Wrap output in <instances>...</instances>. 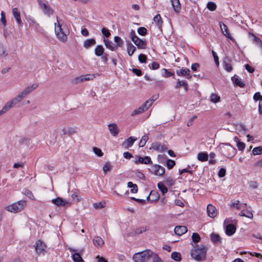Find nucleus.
Segmentation results:
<instances>
[{
  "label": "nucleus",
  "mask_w": 262,
  "mask_h": 262,
  "mask_svg": "<svg viewBox=\"0 0 262 262\" xmlns=\"http://www.w3.org/2000/svg\"><path fill=\"white\" fill-rule=\"evenodd\" d=\"M38 86V84L34 83L29 85L19 92L18 94L13 99L9 100L6 103L10 108H13L21 102L29 94L33 92Z\"/></svg>",
  "instance_id": "obj_1"
},
{
  "label": "nucleus",
  "mask_w": 262,
  "mask_h": 262,
  "mask_svg": "<svg viewBox=\"0 0 262 262\" xmlns=\"http://www.w3.org/2000/svg\"><path fill=\"white\" fill-rule=\"evenodd\" d=\"M55 33L57 38L61 42H65L67 41V36L69 31L66 24L60 23L58 20L54 23Z\"/></svg>",
  "instance_id": "obj_2"
},
{
  "label": "nucleus",
  "mask_w": 262,
  "mask_h": 262,
  "mask_svg": "<svg viewBox=\"0 0 262 262\" xmlns=\"http://www.w3.org/2000/svg\"><path fill=\"white\" fill-rule=\"evenodd\" d=\"M194 249L191 250V256L192 258L197 261L205 259L206 258L207 249L203 246H199L195 244L193 245Z\"/></svg>",
  "instance_id": "obj_3"
},
{
  "label": "nucleus",
  "mask_w": 262,
  "mask_h": 262,
  "mask_svg": "<svg viewBox=\"0 0 262 262\" xmlns=\"http://www.w3.org/2000/svg\"><path fill=\"white\" fill-rule=\"evenodd\" d=\"M220 152L228 158L233 157L236 154V149L229 143H221L217 147Z\"/></svg>",
  "instance_id": "obj_4"
},
{
  "label": "nucleus",
  "mask_w": 262,
  "mask_h": 262,
  "mask_svg": "<svg viewBox=\"0 0 262 262\" xmlns=\"http://www.w3.org/2000/svg\"><path fill=\"white\" fill-rule=\"evenodd\" d=\"M152 252L150 250H145L135 253L133 256V259L135 262H147L151 258Z\"/></svg>",
  "instance_id": "obj_5"
},
{
  "label": "nucleus",
  "mask_w": 262,
  "mask_h": 262,
  "mask_svg": "<svg viewBox=\"0 0 262 262\" xmlns=\"http://www.w3.org/2000/svg\"><path fill=\"white\" fill-rule=\"evenodd\" d=\"M26 206V202L25 201L21 200L6 206L5 209L8 211L12 213H17L22 211Z\"/></svg>",
  "instance_id": "obj_6"
},
{
  "label": "nucleus",
  "mask_w": 262,
  "mask_h": 262,
  "mask_svg": "<svg viewBox=\"0 0 262 262\" xmlns=\"http://www.w3.org/2000/svg\"><path fill=\"white\" fill-rule=\"evenodd\" d=\"M39 6L40 9H41L42 11L44 14L48 15V16H50L53 14V10L48 4L44 3L41 1H39Z\"/></svg>",
  "instance_id": "obj_7"
},
{
  "label": "nucleus",
  "mask_w": 262,
  "mask_h": 262,
  "mask_svg": "<svg viewBox=\"0 0 262 262\" xmlns=\"http://www.w3.org/2000/svg\"><path fill=\"white\" fill-rule=\"evenodd\" d=\"M150 171L156 176H162L165 173V168L159 165H155L151 167Z\"/></svg>",
  "instance_id": "obj_8"
},
{
  "label": "nucleus",
  "mask_w": 262,
  "mask_h": 262,
  "mask_svg": "<svg viewBox=\"0 0 262 262\" xmlns=\"http://www.w3.org/2000/svg\"><path fill=\"white\" fill-rule=\"evenodd\" d=\"M51 202L59 207H66L69 206L70 204L68 201L63 200L60 197H57L56 199H52Z\"/></svg>",
  "instance_id": "obj_9"
},
{
  "label": "nucleus",
  "mask_w": 262,
  "mask_h": 262,
  "mask_svg": "<svg viewBox=\"0 0 262 262\" xmlns=\"http://www.w3.org/2000/svg\"><path fill=\"white\" fill-rule=\"evenodd\" d=\"M219 25L222 34L227 38L232 40L233 38L229 33L227 26L225 24L221 21L219 23Z\"/></svg>",
  "instance_id": "obj_10"
},
{
  "label": "nucleus",
  "mask_w": 262,
  "mask_h": 262,
  "mask_svg": "<svg viewBox=\"0 0 262 262\" xmlns=\"http://www.w3.org/2000/svg\"><path fill=\"white\" fill-rule=\"evenodd\" d=\"M225 233L228 236H231L234 234L236 231V228L234 224H228L224 225Z\"/></svg>",
  "instance_id": "obj_11"
},
{
  "label": "nucleus",
  "mask_w": 262,
  "mask_h": 262,
  "mask_svg": "<svg viewBox=\"0 0 262 262\" xmlns=\"http://www.w3.org/2000/svg\"><path fill=\"white\" fill-rule=\"evenodd\" d=\"M108 129L110 134L114 137H116L119 133V129L116 123H110L108 124Z\"/></svg>",
  "instance_id": "obj_12"
},
{
  "label": "nucleus",
  "mask_w": 262,
  "mask_h": 262,
  "mask_svg": "<svg viewBox=\"0 0 262 262\" xmlns=\"http://www.w3.org/2000/svg\"><path fill=\"white\" fill-rule=\"evenodd\" d=\"M12 14L15 18L17 24L19 26H22L23 25V23L21 19L20 14V12L18 11L17 8H14L12 9Z\"/></svg>",
  "instance_id": "obj_13"
},
{
  "label": "nucleus",
  "mask_w": 262,
  "mask_h": 262,
  "mask_svg": "<svg viewBox=\"0 0 262 262\" xmlns=\"http://www.w3.org/2000/svg\"><path fill=\"white\" fill-rule=\"evenodd\" d=\"M46 248V245L44 243L41 241H38L35 246V250L38 254H41L45 252Z\"/></svg>",
  "instance_id": "obj_14"
},
{
  "label": "nucleus",
  "mask_w": 262,
  "mask_h": 262,
  "mask_svg": "<svg viewBox=\"0 0 262 262\" xmlns=\"http://www.w3.org/2000/svg\"><path fill=\"white\" fill-rule=\"evenodd\" d=\"M190 70L187 68H182L180 70H177L176 73L178 76H185L187 79H190L191 76L190 75Z\"/></svg>",
  "instance_id": "obj_15"
},
{
  "label": "nucleus",
  "mask_w": 262,
  "mask_h": 262,
  "mask_svg": "<svg viewBox=\"0 0 262 262\" xmlns=\"http://www.w3.org/2000/svg\"><path fill=\"white\" fill-rule=\"evenodd\" d=\"M133 41L139 49H144L146 48V41L139 38L138 37L135 39V40H133Z\"/></svg>",
  "instance_id": "obj_16"
},
{
  "label": "nucleus",
  "mask_w": 262,
  "mask_h": 262,
  "mask_svg": "<svg viewBox=\"0 0 262 262\" xmlns=\"http://www.w3.org/2000/svg\"><path fill=\"white\" fill-rule=\"evenodd\" d=\"M151 162L149 157L145 156L144 157H137V160L135 161V163H140L144 164H148Z\"/></svg>",
  "instance_id": "obj_17"
},
{
  "label": "nucleus",
  "mask_w": 262,
  "mask_h": 262,
  "mask_svg": "<svg viewBox=\"0 0 262 262\" xmlns=\"http://www.w3.org/2000/svg\"><path fill=\"white\" fill-rule=\"evenodd\" d=\"M148 108V106L147 105H145V103H144L139 108L135 110L131 113V116H134L135 115L140 114L142 113L143 112H144V111H146Z\"/></svg>",
  "instance_id": "obj_18"
},
{
  "label": "nucleus",
  "mask_w": 262,
  "mask_h": 262,
  "mask_svg": "<svg viewBox=\"0 0 262 262\" xmlns=\"http://www.w3.org/2000/svg\"><path fill=\"white\" fill-rule=\"evenodd\" d=\"M160 195L159 193L155 190L151 191L147 199L151 202H154L159 199Z\"/></svg>",
  "instance_id": "obj_19"
},
{
  "label": "nucleus",
  "mask_w": 262,
  "mask_h": 262,
  "mask_svg": "<svg viewBox=\"0 0 262 262\" xmlns=\"http://www.w3.org/2000/svg\"><path fill=\"white\" fill-rule=\"evenodd\" d=\"M103 41L105 47L110 50L115 51L117 49V46H115V45L109 39L104 38Z\"/></svg>",
  "instance_id": "obj_20"
},
{
  "label": "nucleus",
  "mask_w": 262,
  "mask_h": 262,
  "mask_svg": "<svg viewBox=\"0 0 262 262\" xmlns=\"http://www.w3.org/2000/svg\"><path fill=\"white\" fill-rule=\"evenodd\" d=\"M238 214L239 216H245L250 219H252L253 216L251 210L245 209V208H243Z\"/></svg>",
  "instance_id": "obj_21"
},
{
  "label": "nucleus",
  "mask_w": 262,
  "mask_h": 262,
  "mask_svg": "<svg viewBox=\"0 0 262 262\" xmlns=\"http://www.w3.org/2000/svg\"><path fill=\"white\" fill-rule=\"evenodd\" d=\"M187 231V228L184 226H177L174 228V231L178 235H182Z\"/></svg>",
  "instance_id": "obj_22"
},
{
  "label": "nucleus",
  "mask_w": 262,
  "mask_h": 262,
  "mask_svg": "<svg viewBox=\"0 0 262 262\" xmlns=\"http://www.w3.org/2000/svg\"><path fill=\"white\" fill-rule=\"evenodd\" d=\"M151 148L159 151L160 152H163L165 151L167 148L165 147L164 145H162L159 143H156L152 144Z\"/></svg>",
  "instance_id": "obj_23"
},
{
  "label": "nucleus",
  "mask_w": 262,
  "mask_h": 262,
  "mask_svg": "<svg viewBox=\"0 0 262 262\" xmlns=\"http://www.w3.org/2000/svg\"><path fill=\"white\" fill-rule=\"evenodd\" d=\"M234 84L236 86H238L240 88H244L245 85V84L244 81H243L240 78H239L236 76H234L231 78Z\"/></svg>",
  "instance_id": "obj_24"
},
{
  "label": "nucleus",
  "mask_w": 262,
  "mask_h": 262,
  "mask_svg": "<svg viewBox=\"0 0 262 262\" xmlns=\"http://www.w3.org/2000/svg\"><path fill=\"white\" fill-rule=\"evenodd\" d=\"M247 207L246 204L240 203L239 201H235L231 204L232 208L236 209H243Z\"/></svg>",
  "instance_id": "obj_25"
},
{
  "label": "nucleus",
  "mask_w": 262,
  "mask_h": 262,
  "mask_svg": "<svg viewBox=\"0 0 262 262\" xmlns=\"http://www.w3.org/2000/svg\"><path fill=\"white\" fill-rule=\"evenodd\" d=\"M137 139L136 138L129 137L123 142V145L125 147H131Z\"/></svg>",
  "instance_id": "obj_26"
},
{
  "label": "nucleus",
  "mask_w": 262,
  "mask_h": 262,
  "mask_svg": "<svg viewBox=\"0 0 262 262\" xmlns=\"http://www.w3.org/2000/svg\"><path fill=\"white\" fill-rule=\"evenodd\" d=\"M93 241V243H94V245L96 247H97V248L102 247L104 243L102 238L101 237H100V236L95 237L94 238Z\"/></svg>",
  "instance_id": "obj_27"
},
{
  "label": "nucleus",
  "mask_w": 262,
  "mask_h": 262,
  "mask_svg": "<svg viewBox=\"0 0 262 262\" xmlns=\"http://www.w3.org/2000/svg\"><path fill=\"white\" fill-rule=\"evenodd\" d=\"M171 3L173 10L176 13H178L181 9V4L179 0H171Z\"/></svg>",
  "instance_id": "obj_28"
},
{
  "label": "nucleus",
  "mask_w": 262,
  "mask_h": 262,
  "mask_svg": "<svg viewBox=\"0 0 262 262\" xmlns=\"http://www.w3.org/2000/svg\"><path fill=\"white\" fill-rule=\"evenodd\" d=\"M96 43V41L95 39H88L83 42V47L86 49H89L92 46L95 45Z\"/></svg>",
  "instance_id": "obj_29"
},
{
  "label": "nucleus",
  "mask_w": 262,
  "mask_h": 262,
  "mask_svg": "<svg viewBox=\"0 0 262 262\" xmlns=\"http://www.w3.org/2000/svg\"><path fill=\"white\" fill-rule=\"evenodd\" d=\"M197 159L201 162L207 161L208 159V154L206 152H199L197 155Z\"/></svg>",
  "instance_id": "obj_30"
},
{
  "label": "nucleus",
  "mask_w": 262,
  "mask_h": 262,
  "mask_svg": "<svg viewBox=\"0 0 262 262\" xmlns=\"http://www.w3.org/2000/svg\"><path fill=\"white\" fill-rule=\"evenodd\" d=\"M181 86H183L186 92H187L188 86L187 83L184 81H180V79H178L176 84L175 85V89H179Z\"/></svg>",
  "instance_id": "obj_31"
},
{
  "label": "nucleus",
  "mask_w": 262,
  "mask_h": 262,
  "mask_svg": "<svg viewBox=\"0 0 262 262\" xmlns=\"http://www.w3.org/2000/svg\"><path fill=\"white\" fill-rule=\"evenodd\" d=\"M159 98V94H155L153 95L150 99L147 100L145 102V105H147L149 108L154 103L155 101H156Z\"/></svg>",
  "instance_id": "obj_32"
},
{
  "label": "nucleus",
  "mask_w": 262,
  "mask_h": 262,
  "mask_svg": "<svg viewBox=\"0 0 262 262\" xmlns=\"http://www.w3.org/2000/svg\"><path fill=\"white\" fill-rule=\"evenodd\" d=\"M136 50V48L130 42H129L127 45V51L128 54L129 56H132L135 51Z\"/></svg>",
  "instance_id": "obj_33"
},
{
  "label": "nucleus",
  "mask_w": 262,
  "mask_h": 262,
  "mask_svg": "<svg viewBox=\"0 0 262 262\" xmlns=\"http://www.w3.org/2000/svg\"><path fill=\"white\" fill-rule=\"evenodd\" d=\"M85 81H86L85 75H83L74 78L72 80V82L77 84L79 83L83 82Z\"/></svg>",
  "instance_id": "obj_34"
},
{
  "label": "nucleus",
  "mask_w": 262,
  "mask_h": 262,
  "mask_svg": "<svg viewBox=\"0 0 262 262\" xmlns=\"http://www.w3.org/2000/svg\"><path fill=\"white\" fill-rule=\"evenodd\" d=\"M104 49L101 45H98L95 49V53L96 55L100 56L103 55Z\"/></svg>",
  "instance_id": "obj_35"
},
{
  "label": "nucleus",
  "mask_w": 262,
  "mask_h": 262,
  "mask_svg": "<svg viewBox=\"0 0 262 262\" xmlns=\"http://www.w3.org/2000/svg\"><path fill=\"white\" fill-rule=\"evenodd\" d=\"M148 140V136L147 135H144L142 137L139 143V146L141 147H142L144 146L145 145L146 142Z\"/></svg>",
  "instance_id": "obj_36"
},
{
  "label": "nucleus",
  "mask_w": 262,
  "mask_h": 262,
  "mask_svg": "<svg viewBox=\"0 0 262 262\" xmlns=\"http://www.w3.org/2000/svg\"><path fill=\"white\" fill-rule=\"evenodd\" d=\"M171 257L176 261H180L181 260V254L179 252H172L171 255Z\"/></svg>",
  "instance_id": "obj_37"
},
{
  "label": "nucleus",
  "mask_w": 262,
  "mask_h": 262,
  "mask_svg": "<svg viewBox=\"0 0 262 262\" xmlns=\"http://www.w3.org/2000/svg\"><path fill=\"white\" fill-rule=\"evenodd\" d=\"M127 186L129 188H132L131 192L132 193H135L137 192L138 187L136 184L133 183L132 182H129L127 183Z\"/></svg>",
  "instance_id": "obj_38"
},
{
  "label": "nucleus",
  "mask_w": 262,
  "mask_h": 262,
  "mask_svg": "<svg viewBox=\"0 0 262 262\" xmlns=\"http://www.w3.org/2000/svg\"><path fill=\"white\" fill-rule=\"evenodd\" d=\"M158 187L163 194L168 191L167 188L162 182H159L158 184Z\"/></svg>",
  "instance_id": "obj_39"
},
{
  "label": "nucleus",
  "mask_w": 262,
  "mask_h": 262,
  "mask_svg": "<svg viewBox=\"0 0 262 262\" xmlns=\"http://www.w3.org/2000/svg\"><path fill=\"white\" fill-rule=\"evenodd\" d=\"M114 41L116 43L115 46H117V48L122 47L123 44V40L119 36L114 37Z\"/></svg>",
  "instance_id": "obj_40"
},
{
  "label": "nucleus",
  "mask_w": 262,
  "mask_h": 262,
  "mask_svg": "<svg viewBox=\"0 0 262 262\" xmlns=\"http://www.w3.org/2000/svg\"><path fill=\"white\" fill-rule=\"evenodd\" d=\"M73 260L75 262H84L80 255L75 253L72 255Z\"/></svg>",
  "instance_id": "obj_41"
},
{
  "label": "nucleus",
  "mask_w": 262,
  "mask_h": 262,
  "mask_svg": "<svg viewBox=\"0 0 262 262\" xmlns=\"http://www.w3.org/2000/svg\"><path fill=\"white\" fill-rule=\"evenodd\" d=\"M154 21L158 26H161L162 24V20L159 14L156 15L154 18Z\"/></svg>",
  "instance_id": "obj_42"
},
{
  "label": "nucleus",
  "mask_w": 262,
  "mask_h": 262,
  "mask_svg": "<svg viewBox=\"0 0 262 262\" xmlns=\"http://www.w3.org/2000/svg\"><path fill=\"white\" fill-rule=\"evenodd\" d=\"M252 153L254 155H259L262 154V147L258 146L254 148L252 150Z\"/></svg>",
  "instance_id": "obj_43"
},
{
  "label": "nucleus",
  "mask_w": 262,
  "mask_h": 262,
  "mask_svg": "<svg viewBox=\"0 0 262 262\" xmlns=\"http://www.w3.org/2000/svg\"><path fill=\"white\" fill-rule=\"evenodd\" d=\"M236 223V220L231 217L227 218L224 220V225L228 224H235Z\"/></svg>",
  "instance_id": "obj_44"
},
{
  "label": "nucleus",
  "mask_w": 262,
  "mask_h": 262,
  "mask_svg": "<svg viewBox=\"0 0 262 262\" xmlns=\"http://www.w3.org/2000/svg\"><path fill=\"white\" fill-rule=\"evenodd\" d=\"M207 212L208 215L210 217H213V205L211 204L208 205L207 207Z\"/></svg>",
  "instance_id": "obj_45"
},
{
  "label": "nucleus",
  "mask_w": 262,
  "mask_h": 262,
  "mask_svg": "<svg viewBox=\"0 0 262 262\" xmlns=\"http://www.w3.org/2000/svg\"><path fill=\"white\" fill-rule=\"evenodd\" d=\"M11 108L8 106V105L7 104V103H5V105L3 106V107L2 108V110H0V116L2 115L5 114L6 112H7Z\"/></svg>",
  "instance_id": "obj_46"
},
{
  "label": "nucleus",
  "mask_w": 262,
  "mask_h": 262,
  "mask_svg": "<svg viewBox=\"0 0 262 262\" xmlns=\"http://www.w3.org/2000/svg\"><path fill=\"white\" fill-rule=\"evenodd\" d=\"M192 240L195 243H198L200 240V236L197 233H193L191 236Z\"/></svg>",
  "instance_id": "obj_47"
},
{
  "label": "nucleus",
  "mask_w": 262,
  "mask_h": 262,
  "mask_svg": "<svg viewBox=\"0 0 262 262\" xmlns=\"http://www.w3.org/2000/svg\"><path fill=\"white\" fill-rule=\"evenodd\" d=\"M112 168V166L109 162H107L105 164L104 166L103 167V171L104 173H106L108 171H110Z\"/></svg>",
  "instance_id": "obj_48"
},
{
  "label": "nucleus",
  "mask_w": 262,
  "mask_h": 262,
  "mask_svg": "<svg viewBox=\"0 0 262 262\" xmlns=\"http://www.w3.org/2000/svg\"><path fill=\"white\" fill-rule=\"evenodd\" d=\"M224 67L225 70L228 72H230L232 70L231 64L226 62L225 61H224Z\"/></svg>",
  "instance_id": "obj_49"
},
{
  "label": "nucleus",
  "mask_w": 262,
  "mask_h": 262,
  "mask_svg": "<svg viewBox=\"0 0 262 262\" xmlns=\"http://www.w3.org/2000/svg\"><path fill=\"white\" fill-rule=\"evenodd\" d=\"M175 165V162L171 159H169L166 162V166L168 169H171Z\"/></svg>",
  "instance_id": "obj_50"
},
{
  "label": "nucleus",
  "mask_w": 262,
  "mask_h": 262,
  "mask_svg": "<svg viewBox=\"0 0 262 262\" xmlns=\"http://www.w3.org/2000/svg\"><path fill=\"white\" fill-rule=\"evenodd\" d=\"M1 21L4 27L6 26L7 20L5 17V14L4 11H2L1 13Z\"/></svg>",
  "instance_id": "obj_51"
},
{
  "label": "nucleus",
  "mask_w": 262,
  "mask_h": 262,
  "mask_svg": "<svg viewBox=\"0 0 262 262\" xmlns=\"http://www.w3.org/2000/svg\"><path fill=\"white\" fill-rule=\"evenodd\" d=\"M85 75V79H86V81H89V80H92L93 79H94L96 75H98V74H85L84 75Z\"/></svg>",
  "instance_id": "obj_52"
},
{
  "label": "nucleus",
  "mask_w": 262,
  "mask_h": 262,
  "mask_svg": "<svg viewBox=\"0 0 262 262\" xmlns=\"http://www.w3.org/2000/svg\"><path fill=\"white\" fill-rule=\"evenodd\" d=\"M138 33L141 35H142V36H144L147 33V30L144 27H140L138 28Z\"/></svg>",
  "instance_id": "obj_53"
},
{
  "label": "nucleus",
  "mask_w": 262,
  "mask_h": 262,
  "mask_svg": "<svg viewBox=\"0 0 262 262\" xmlns=\"http://www.w3.org/2000/svg\"><path fill=\"white\" fill-rule=\"evenodd\" d=\"M101 32L103 36L106 38L108 37L111 35L110 31L105 27L102 28Z\"/></svg>",
  "instance_id": "obj_54"
},
{
  "label": "nucleus",
  "mask_w": 262,
  "mask_h": 262,
  "mask_svg": "<svg viewBox=\"0 0 262 262\" xmlns=\"http://www.w3.org/2000/svg\"><path fill=\"white\" fill-rule=\"evenodd\" d=\"M226 173V169L224 168H221L219 170V171L218 172V173H217V175H218V176L220 178H222V177H224L225 176Z\"/></svg>",
  "instance_id": "obj_55"
},
{
  "label": "nucleus",
  "mask_w": 262,
  "mask_h": 262,
  "mask_svg": "<svg viewBox=\"0 0 262 262\" xmlns=\"http://www.w3.org/2000/svg\"><path fill=\"white\" fill-rule=\"evenodd\" d=\"M93 151L94 153L99 157H101L103 155V153L102 152L101 149L99 148L94 147L93 148Z\"/></svg>",
  "instance_id": "obj_56"
},
{
  "label": "nucleus",
  "mask_w": 262,
  "mask_h": 262,
  "mask_svg": "<svg viewBox=\"0 0 262 262\" xmlns=\"http://www.w3.org/2000/svg\"><path fill=\"white\" fill-rule=\"evenodd\" d=\"M146 59H147L146 56L145 55H144V54H141L139 55V56L138 57L139 61L141 63H145V62H146Z\"/></svg>",
  "instance_id": "obj_57"
},
{
  "label": "nucleus",
  "mask_w": 262,
  "mask_h": 262,
  "mask_svg": "<svg viewBox=\"0 0 262 262\" xmlns=\"http://www.w3.org/2000/svg\"><path fill=\"white\" fill-rule=\"evenodd\" d=\"M236 146L238 150L241 151L244 150L245 148V144L244 142L241 141L236 144Z\"/></svg>",
  "instance_id": "obj_58"
},
{
  "label": "nucleus",
  "mask_w": 262,
  "mask_h": 262,
  "mask_svg": "<svg viewBox=\"0 0 262 262\" xmlns=\"http://www.w3.org/2000/svg\"><path fill=\"white\" fill-rule=\"evenodd\" d=\"M151 257L153 258L154 262H163L162 260L159 257L157 254L152 252Z\"/></svg>",
  "instance_id": "obj_59"
},
{
  "label": "nucleus",
  "mask_w": 262,
  "mask_h": 262,
  "mask_svg": "<svg viewBox=\"0 0 262 262\" xmlns=\"http://www.w3.org/2000/svg\"><path fill=\"white\" fill-rule=\"evenodd\" d=\"M261 99H262V95H260L259 92H256L254 94L253 96V99L254 101H256L259 100V101Z\"/></svg>",
  "instance_id": "obj_60"
},
{
  "label": "nucleus",
  "mask_w": 262,
  "mask_h": 262,
  "mask_svg": "<svg viewBox=\"0 0 262 262\" xmlns=\"http://www.w3.org/2000/svg\"><path fill=\"white\" fill-rule=\"evenodd\" d=\"M6 49L0 43V56H6Z\"/></svg>",
  "instance_id": "obj_61"
},
{
  "label": "nucleus",
  "mask_w": 262,
  "mask_h": 262,
  "mask_svg": "<svg viewBox=\"0 0 262 262\" xmlns=\"http://www.w3.org/2000/svg\"><path fill=\"white\" fill-rule=\"evenodd\" d=\"M258 184L255 181H251L249 183V187L251 188L256 189L258 187Z\"/></svg>",
  "instance_id": "obj_62"
},
{
  "label": "nucleus",
  "mask_w": 262,
  "mask_h": 262,
  "mask_svg": "<svg viewBox=\"0 0 262 262\" xmlns=\"http://www.w3.org/2000/svg\"><path fill=\"white\" fill-rule=\"evenodd\" d=\"M245 69L250 73H252L254 72V69L248 64H245Z\"/></svg>",
  "instance_id": "obj_63"
},
{
  "label": "nucleus",
  "mask_w": 262,
  "mask_h": 262,
  "mask_svg": "<svg viewBox=\"0 0 262 262\" xmlns=\"http://www.w3.org/2000/svg\"><path fill=\"white\" fill-rule=\"evenodd\" d=\"M25 194L29 199L33 200H35V198L31 191H30L29 190H27V191H26Z\"/></svg>",
  "instance_id": "obj_64"
}]
</instances>
